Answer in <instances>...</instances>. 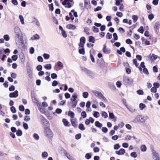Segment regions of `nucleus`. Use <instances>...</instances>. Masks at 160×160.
Instances as JSON below:
<instances>
[{"label":"nucleus","instance_id":"obj_1","mask_svg":"<svg viewBox=\"0 0 160 160\" xmlns=\"http://www.w3.org/2000/svg\"><path fill=\"white\" fill-rule=\"evenodd\" d=\"M14 31L15 34V38L16 43L18 44L21 43L22 39L21 29L18 27L16 26L14 28Z\"/></svg>","mask_w":160,"mask_h":160},{"label":"nucleus","instance_id":"obj_2","mask_svg":"<svg viewBox=\"0 0 160 160\" xmlns=\"http://www.w3.org/2000/svg\"><path fill=\"white\" fill-rule=\"evenodd\" d=\"M148 119V117L142 115H138L136 116L132 122L136 123H140L144 122Z\"/></svg>","mask_w":160,"mask_h":160},{"label":"nucleus","instance_id":"obj_3","mask_svg":"<svg viewBox=\"0 0 160 160\" xmlns=\"http://www.w3.org/2000/svg\"><path fill=\"white\" fill-rule=\"evenodd\" d=\"M73 0H64V1L62 2V4L63 5H65L66 8H70L72 5Z\"/></svg>","mask_w":160,"mask_h":160},{"label":"nucleus","instance_id":"obj_4","mask_svg":"<svg viewBox=\"0 0 160 160\" xmlns=\"http://www.w3.org/2000/svg\"><path fill=\"white\" fill-rule=\"evenodd\" d=\"M45 135L48 138L52 137L53 136V134L52 131L48 127L45 128L44 131Z\"/></svg>","mask_w":160,"mask_h":160},{"label":"nucleus","instance_id":"obj_5","mask_svg":"<svg viewBox=\"0 0 160 160\" xmlns=\"http://www.w3.org/2000/svg\"><path fill=\"white\" fill-rule=\"evenodd\" d=\"M123 79V80L125 83L128 84H131L133 82V80L131 78L125 77Z\"/></svg>","mask_w":160,"mask_h":160},{"label":"nucleus","instance_id":"obj_6","mask_svg":"<svg viewBox=\"0 0 160 160\" xmlns=\"http://www.w3.org/2000/svg\"><path fill=\"white\" fill-rule=\"evenodd\" d=\"M18 95V92L17 90H16L14 92L10 93L9 94V96L11 98H16Z\"/></svg>","mask_w":160,"mask_h":160},{"label":"nucleus","instance_id":"obj_7","mask_svg":"<svg viewBox=\"0 0 160 160\" xmlns=\"http://www.w3.org/2000/svg\"><path fill=\"white\" fill-rule=\"evenodd\" d=\"M91 104V102L89 101L87 102L86 103V106L87 108L86 109V111L87 112H90L92 111L90 108Z\"/></svg>","mask_w":160,"mask_h":160},{"label":"nucleus","instance_id":"obj_8","mask_svg":"<svg viewBox=\"0 0 160 160\" xmlns=\"http://www.w3.org/2000/svg\"><path fill=\"white\" fill-rule=\"evenodd\" d=\"M125 152V150L124 149H121L119 151H116L115 152L116 154L118 155H122Z\"/></svg>","mask_w":160,"mask_h":160},{"label":"nucleus","instance_id":"obj_9","mask_svg":"<svg viewBox=\"0 0 160 160\" xmlns=\"http://www.w3.org/2000/svg\"><path fill=\"white\" fill-rule=\"evenodd\" d=\"M71 122L72 125L74 128H76L78 123L77 120L74 118H71Z\"/></svg>","mask_w":160,"mask_h":160},{"label":"nucleus","instance_id":"obj_10","mask_svg":"<svg viewBox=\"0 0 160 160\" xmlns=\"http://www.w3.org/2000/svg\"><path fill=\"white\" fill-rule=\"evenodd\" d=\"M82 70L85 73L87 74L92 76V72L89 70L85 68H82Z\"/></svg>","mask_w":160,"mask_h":160},{"label":"nucleus","instance_id":"obj_11","mask_svg":"<svg viewBox=\"0 0 160 160\" xmlns=\"http://www.w3.org/2000/svg\"><path fill=\"white\" fill-rule=\"evenodd\" d=\"M66 27L68 29L74 30L76 29L75 26L72 24H68Z\"/></svg>","mask_w":160,"mask_h":160},{"label":"nucleus","instance_id":"obj_12","mask_svg":"<svg viewBox=\"0 0 160 160\" xmlns=\"http://www.w3.org/2000/svg\"><path fill=\"white\" fill-rule=\"evenodd\" d=\"M93 92L96 97H98L99 98H100L102 95L101 93H100L99 92L97 91H93Z\"/></svg>","mask_w":160,"mask_h":160},{"label":"nucleus","instance_id":"obj_13","mask_svg":"<svg viewBox=\"0 0 160 160\" xmlns=\"http://www.w3.org/2000/svg\"><path fill=\"white\" fill-rule=\"evenodd\" d=\"M40 38L39 35L37 34H35L31 38V39L32 40H37Z\"/></svg>","mask_w":160,"mask_h":160},{"label":"nucleus","instance_id":"obj_14","mask_svg":"<svg viewBox=\"0 0 160 160\" xmlns=\"http://www.w3.org/2000/svg\"><path fill=\"white\" fill-rule=\"evenodd\" d=\"M77 93H74L72 96L71 100L72 102L76 101V100L77 98Z\"/></svg>","mask_w":160,"mask_h":160},{"label":"nucleus","instance_id":"obj_15","mask_svg":"<svg viewBox=\"0 0 160 160\" xmlns=\"http://www.w3.org/2000/svg\"><path fill=\"white\" fill-rule=\"evenodd\" d=\"M48 156V152L46 151L42 152V157L44 158H47Z\"/></svg>","mask_w":160,"mask_h":160},{"label":"nucleus","instance_id":"obj_16","mask_svg":"<svg viewBox=\"0 0 160 160\" xmlns=\"http://www.w3.org/2000/svg\"><path fill=\"white\" fill-rule=\"evenodd\" d=\"M146 68V67L144 65V62H141L140 64V67L139 68V70L142 73V68Z\"/></svg>","mask_w":160,"mask_h":160},{"label":"nucleus","instance_id":"obj_17","mask_svg":"<svg viewBox=\"0 0 160 160\" xmlns=\"http://www.w3.org/2000/svg\"><path fill=\"white\" fill-rule=\"evenodd\" d=\"M32 22H35L36 24V25L38 26H40V24L39 21L37 19H36L35 18H33Z\"/></svg>","mask_w":160,"mask_h":160},{"label":"nucleus","instance_id":"obj_18","mask_svg":"<svg viewBox=\"0 0 160 160\" xmlns=\"http://www.w3.org/2000/svg\"><path fill=\"white\" fill-rule=\"evenodd\" d=\"M140 149L142 152H145L147 150V147L145 145H142L141 146Z\"/></svg>","mask_w":160,"mask_h":160},{"label":"nucleus","instance_id":"obj_19","mask_svg":"<svg viewBox=\"0 0 160 160\" xmlns=\"http://www.w3.org/2000/svg\"><path fill=\"white\" fill-rule=\"evenodd\" d=\"M160 25V23L159 22H156L154 26V29L156 30H158L159 28Z\"/></svg>","mask_w":160,"mask_h":160},{"label":"nucleus","instance_id":"obj_20","mask_svg":"<svg viewBox=\"0 0 160 160\" xmlns=\"http://www.w3.org/2000/svg\"><path fill=\"white\" fill-rule=\"evenodd\" d=\"M95 125L96 126L98 127L99 128H101L102 126V123H100L98 121H97L95 122Z\"/></svg>","mask_w":160,"mask_h":160},{"label":"nucleus","instance_id":"obj_21","mask_svg":"<svg viewBox=\"0 0 160 160\" xmlns=\"http://www.w3.org/2000/svg\"><path fill=\"white\" fill-rule=\"evenodd\" d=\"M101 115L104 118H106L108 117V115L107 112L104 111H102L101 112Z\"/></svg>","mask_w":160,"mask_h":160},{"label":"nucleus","instance_id":"obj_22","mask_svg":"<svg viewBox=\"0 0 160 160\" xmlns=\"http://www.w3.org/2000/svg\"><path fill=\"white\" fill-rule=\"evenodd\" d=\"M124 105L126 106V107H127V109L131 112H135V109H132V108H129L128 106V105L126 104V102H124Z\"/></svg>","mask_w":160,"mask_h":160},{"label":"nucleus","instance_id":"obj_23","mask_svg":"<svg viewBox=\"0 0 160 160\" xmlns=\"http://www.w3.org/2000/svg\"><path fill=\"white\" fill-rule=\"evenodd\" d=\"M19 19L20 20V22L22 24H24V19L22 15H19Z\"/></svg>","mask_w":160,"mask_h":160},{"label":"nucleus","instance_id":"obj_24","mask_svg":"<svg viewBox=\"0 0 160 160\" xmlns=\"http://www.w3.org/2000/svg\"><path fill=\"white\" fill-rule=\"evenodd\" d=\"M157 56L154 54H152L150 58V59L151 60H155L157 59Z\"/></svg>","mask_w":160,"mask_h":160},{"label":"nucleus","instance_id":"obj_25","mask_svg":"<svg viewBox=\"0 0 160 160\" xmlns=\"http://www.w3.org/2000/svg\"><path fill=\"white\" fill-rule=\"evenodd\" d=\"M68 115L69 117H71L72 118H73L75 114L73 112L71 111H69L68 112Z\"/></svg>","mask_w":160,"mask_h":160},{"label":"nucleus","instance_id":"obj_26","mask_svg":"<svg viewBox=\"0 0 160 160\" xmlns=\"http://www.w3.org/2000/svg\"><path fill=\"white\" fill-rule=\"evenodd\" d=\"M95 38L94 37L90 36L89 37V41L92 43H94L95 42Z\"/></svg>","mask_w":160,"mask_h":160},{"label":"nucleus","instance_id":"obj_27","mask_svg":"<svg viewBox=\"0 0 160 160\" xmlns=\"http://www.w3.org/2000/svg\"><path fill=\"white\" fill-rule=\"evenodd\" d=\"M44 67L47 69H50L52 68L51 65L49 64H47L44 66Z\"/></svg>","mask_w":160,"mask_h":160},{"label":"nucleus","instance_id":"obj_28","mask_svg":"<svg viewBox=\"0 0 160 160\" xmlns=\"http://www.w3.org/2000/svg\"><path fill=\"white\" fill-rule=\"evenodd\" d=\"M103 50L104 53L106 54H108L109 53V50L106 48V46H105L103 49Z\"/></svg>","mask_w":160,"mask_h":160},{"label":"nucleus","instance_id":"obj_29","mask_svg":"<svg viewBox=\"0 0 160 160\" xmlns=\"http://www.w3.org/2000/svg\"><path fill=\"white\" fill-rule=\"evenodd\" d=\"M78 128L81 130L83 131L85 130V128L84 127L82 123H81L79 125Z\"/></svg>","mask_w":160,"mask_h":160},{"label":"nucleus","instance_id":"obj_30","mask_svg":"<svg viewBox=\"0 0 160 160\" xmlns=\"http://www.w3.org/2000/svg\"><path fill=\"white\" fill-rule=\"evenodd\" d=\"M146 105L145 104L142 103H140L139 104V108L141 110H142L143 109L145 108Z\"/></svg>","mask_w":160,"mask_h":160},{"label":"nucleus","instance_id":"obj_31","mask_svg":"<svg viewBox=\"0 0 160 160\" xmlns=\"http://www.w3.org/2000/svg\"><path fill=\"white\" fill-rule=\"evenodd\" d=\"M63 123L64 125L65 126H68L69 123V122L66 119H63L62 120Z\"/></svg>","mask_w":160,"mask_h":160},{"label":"nucleus","instance_id":"obj_32","mask_svg":"<svg viewBox=\"0 0 160 160\" xmlns=\"http://www.w3.org/2000/svg\"><path fill=\"white\" fill-rule=\"evenodd\" d=\"M93 115L94 117L98 118L100 114L98 112L95 111Z\"/></svg>","mask_w":160,"mask_h":160},{"label":"nucleus","instance_id":"obj_33","mask_svg":"<svg viewBox=\"0 0 160 160\" xmlns=\"http://www.w3.org/2000/svg\"><path fill=\"white\" fill-rule=\"evenodd\" d=\"M86 39L85 37H82L80 40V42L84 44L85 42Z\"/></svg>","mask_w":160,"mask_h":160},{"label":"nucleus","instance_id":"obj_34","mask_svg":"<svg viewBox=\"0 0 160 160\" xmlns=\"http://www.w3.org/2000/svg\"><path fill=\"white\" fill-rule=\"evenodd\" d=\"M3 38L6 41L9 40L10 38L8 35L6 34L3 36Z\"/></svg>","mask_w":160,"mask_h":160},{"label":"nucleus","instance_id":"obj_35","mask_svg":"<svg viewBox=\"0 0 160 160\" xmlns=\"http://www.w3.org/2000/svg\"><path fill=\"white\" fill-rule=\"evenodd\" d=\"M132 19L134 22H135L138 19V17L137 15H133Z\"/></svg>","mask_w":160,"mask_h":160},{"label":"nucleus","instance_id":"obj_36","mask_svg":"<svg viewBox=\"0 0 160 160\" xmlns=\"http://www.w3.org/2000/svg\"><path fill=\"white\" fill-rule=\"evenodd\" d=\"M78 52L80 54L84 55L85 53L84 48L81 49H78Z\"/></svg>","mask_w":160,"mask_h":160},{"label":"nucleus","instance_id":"obj_37","mask_svg":"<svg viewBox=\"0 0 160 160\" xmlns=\"http://www.w3.org/2000/svg\"><path fill=\"white\" fill-rule=\"evenodd\" d=\"M44 58L45 59H48L50 58V55L47 53H44L43 55Z\"/></svg>","mask_w":160,"mask_h":160},{"label":"nucleus","instance_id":"obj_38","mask_svg":"<svg viewBox=\"0 0 160 160\" xmlns=\"http://www.w3.org/2000/svg\"><path fill=\"white\" fill-rule=\"evenodd\" d=\"M91 154L90 153H87L86 154L85 157L87 159H89L91 158Z\"/></svg>","mask_w":160,"mask_h":160},{"label":"nucleus","instance_id":"obj_39","mask_svg":"<svg viewBox=\"0 0 160 160\" xmlns=\"http://www.w3.org/2000/svg\"><path fill=\"white\" fill-rule=\"evenodd\" d=\"M16 134L18 136H21L22 135V132L21 130H18L17 131Z\"/></svg>","mask_w":160,"mask_h":160},{"label":"nucleus","instance_id":"obj_40","mask_svg":"<svg viewBox=\"0 0 160 160\" xmlns=\"http://www.w3.org/2000/svg\"><path fill=\"white\" fill-rule=\"evenodd\" d=\"M130 156L132 157H133L134 158H136L137 157V154L135 152H133L131 153L130 154Z\"/></svg>","mask_w":160,"mask_h":160},{"label":"nucleus","instance_id":"obj_41","mask_svg":"<svg viewBox=\"0 0 160 160\" xmlns=\"http://www.w3.org/2000/svg\"><path fill=\"white\" fill-rule=\"evenodd\" d=\"M83 97L84 98H87L88 96V93L87 92H84L83 93Z\"/></svg>","mask_w":160,"mask_h":160},{"label":"nucleus","instance_id":"obj_42","mask_svg":"<svg viewBox=\"0 0 160 160\" xmlns=\"http://www.w3.org/2000/svg\"><path fill=\"white\" fill-rule=\"evenodd\" d=\"M81 115L83 118H86L87 117V114L86 112L84 111L82 112L81 113Z\"/></svg>","mask_w":160,"mask_h":160},{"label":"nucleus","instance_id":"obj_43","mask_svg":"<svg viewBox=\"0 0 160 160\" xmlns=\"http://www.w3.org/2000/svg\"><path fill=\"white\" fill-rule=\"evenodd\" d=\"M109 116L110 118L113 119L114 118L115 116L113 113L109 112Z\"/></svg>","mask_w":160,"mask_h":160},{"label":"nucleus","instance_id":"obj_44","mask_svg":"<svg viewBox=\"0 0 160 160\" xmlns=\"http://www.w3.org/2000/svg\"><path fill=\"white\" fill-rule=\"evenodd\" d=\"M93 31L95 32H98L99 31L98 29L95 26H93L92 27Z\"/></svg>","mask_w":160,"mask_h":160},{"label":"nucleus","instance_id":"obj_45","mask_svg":"<svg viewBox=\"0 0 160 160\" xmlns=\"http://www.w3.org/2000/svg\"><path fill=\"white\" fill-rule=\"evenodd\" d=\"M57 65L60 68H62L63 67V65L62 63L60 61H58L57 62Z\"/></svg>","mask_w":160,"mask_h":160},{"label":"nucleus","instance_id":"obj_46","mask_svg":"<svg viewBox=\"0 0 160 160\" xmlns=\"http://www.w3.org/2000/svg\"><path fill=\"white\" fill-rule=\"evenodd\" d=\"M138 31L139 32L142 33L143 32V27L142 26L140 27L138 29Z\"/></svg>","mask_w":160,"mask_h":160},{"label":"nucleus","instance_id":"obj_47","mask_svg":"<svg viewBox=\"0 0 160 160\" xmlns=\"http://www.w3.org/2000/svg\"><path fill=\"white\" fill-rule=\"evenodd\" d=\"M124 125V123L122 122H120L118 124V126L119 128H122Z\"/></svg>","mask_w":160,"mask_h":160},{"label":"nucleus","instance_id":"obj_48","mask_svg":"<svg viewBox=\"0 0 160 160\" xmlns=\"http://www.w3.org/2000/svg\"><path fill=\"white\" fill-rule=\"evenodd\" d=\"M153 85L154 87L156 88H159L160 86V84L158 82H154L153 83Z\"/></svg>","mask_w":160,"mask_h":160},{"label":"nucleus","instance_id":"obj_49","mask_svg":"<svg viewBox=\"0 0 160 160\" xmlns=\"http://www.w3.org/2000/svg\"><path fill=\"white\" fill-rule=\"evenodd\" d=\"M106 38L108 39H111L112 38V35L109 33L108 32L106 36Z\"/></svg>","mask_w":160,"mask_h":160},{"label":"nucleus","instance_id":"obj_50","mask_svg":"<svg viewBox=\"0 0 160 160\" xmlns=\"http://www.w3.org/2000/svg\"><path fill=\"white\" fill-rule=\"evenodd\" d=\"M157 89L156 88L154 87H152L151 89V92L153 93H156L157 92Z\"/></svg>","mask_w":160,"mask_h":160},{"label":"nucleus","instance_id":"obj_51","mask_svg":"<svg viewBox=\"0 0 160 160\" xmlns=\"http://www.w3.org/2000/svg\"><path fill=\"white\" fill-rule=\"evenodd\" d=\"M33 137L37 140H38L39 138V136L36 133L33 134Z\"/></svg>","mask_w":160,"mask_h":160},{"label":"nucleus","instance_id":"obj_52","mask_svg":"<svg viewBox=\"0 0 160 160\" xmlns=\"http://www.w3.org/2000/svg\"><path fill=\"white\" fill-rule=\"evenodd\" d=\"M18 56L17 55H13L12 57V59L14 61H16L18 59Z\"/></svg>","mask_w":160,"mask_h":160},{"label":"nucleus","instance_id":"obj_53","mask_svg":"<svg viewBox=\"0 0 160 160\" xmlns=\"http://www.w3.org/2000/svg\"><path fill=\"white\" fill-rule=\"evenodd\" d=\"M124 6L122 4H120V7H119V10L121 11H124L123 8H124Z\"/></svg>","mask_w":160,"mask_h":160},{"label":"nucleus","instance_id":"obj_54","mask_svg":"<svg viewBox=\"0 0 160 160\" xmlns=\"http://www.w3.org/2000/svg\"><path fill=\"white\" fill-rule=\"evenodd\" d=\"M10 110L13 113H15L16 112L15 107L13 106L11 108Z\"/></svg>","mask_w":160,"mask_h":160},{"label":"nucleus","instance_id":"obj_55","mask_svg":"<svg viewBox=\"0 0 160 160\" xmlns=\"http://www.w3.org/2000/svg\"><path fill=\"white\" fill-rule=\"evenodd\" d=\"M57 77V75L55 73H52L51 75V77L53 79H54L56 78Z\"/></svg>","mask_w":160,"mask_h":160},{"label":"nucleus","instance_id":"obj_56","mask_svg":"<svg viewBox=\"0 0 160 160\" xmlns=\"http://www.w3.org/2000/svg\"><path fill=\"white\" fill-rule=\"evenodd\" d=\"M30 119V117L29 116H26L24 118V120L26 122L29 121Z\"/></svg>","mask_w":160,"mask_h":160},{"label":"nucleus","instance_id":"obj_57","mask_svg":"<svg viewBox=\"0 0 160 160\" xmlns=\"http://www.w3.org/2000/svg\"><path fill=\"white\" fill-rule=\"evenodd\" d=\"M116 85L118 87L120 88L122 85L121 82L120 81H118L116 82Z\"/></svg>","mask_w":160,"mask_h":160},{"label":"nucleus","instance_id":"obj_58","mask_svg":"<svg viewBox=\"0 0 160 160\" xmlns=\"http://www.w3.org/2000/svg\"><path fill=\"white\" fill-rule=\"evenodd\" d=\"M116 15L117 16L119 17H122L123 16L122 13L120 12H117Z\"/></svg>","mask_w":160,"mask_h":160},{"label":"nucleus","instance_id":"obj_59","mask_svg":"<svg viewBox=\"0 0 160 160\" xmlns=\"http://www.w3.org/2000/svg\"><path fill=\"white\" fill-rule=\"evenodd\" d=\"M134 64L136 66V67H137L138 66V65L137 63V61L136 59H134L132 60Z\"/></svg>","mask_w":160,"mask_h":160},{"label":"nucleus","instance_id":"obj_60","mask_svg":"<svg viewBox=\"0 0 160 160\" xmlns=\"http://www.w3.org/2000/svg\"><path fill=\"white\" fill-rule=\"evenodd\" d=\"M120 147L118 144H116L114 145V148L115 149H118Z\"/></svg>","mask_w":160,"mask_h":160},{"label":"nucleus","instance_id":"obj_61","mask_svg":"<svg viewBox=\"0 0 160 160\" xmlns=\"http://www.w3.org/2000/svg\"><path fill=\"white\" fill-rule=\"evenodd\" d=\"M39 62H42L43 61V59L41 56H39L37 58Z\"/></svg>","mask_w":160,"mask_h":160},{"label":"nucleus","instance_id":"obj_62","mask_svg":"<svg viewBox=\"0 0 160 160\" xmlns=\"http://www.w3.org/2000/svg\"><path fill=\"white\" fill-rule=\"evenodd\" d=\"M58 84V82L56 80H54L52 83V85L53 86H56Z\"/></svg>","mask_w":160,"mask_h":160},{"label":"nucleus","instance_id":"obj_63","mask_svg":"<svg viewBox=\"0 0 160 160\" xmlns=\"http://www.w3.org/2000/svg\"><path fill=\"white\" fill-rule=\"evenodd\" d=\"M113 37L115 40H117L118 39V37L116 33L113 34Z\"/></svg>","mask_w":160,"mask_h":160},{"label":"nucleus","instance_id":"obj_64","mask_svg":"<svg viewBox=\"0 0 160 160\" xmlns=\"http://www.w3.org/2000/svg\"><path fill=\"white\" fill-rule=\"evenodd\" d=\"M23 126L25 130H27L28 128V125L26 123H24L23 124Z\"/></svg>","mask_w":160,"mask_h":160}]
</instances>
